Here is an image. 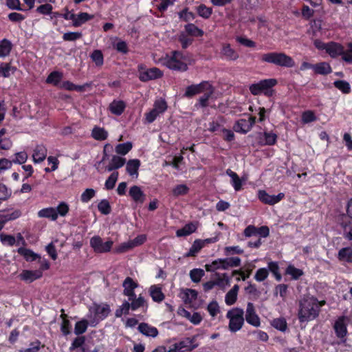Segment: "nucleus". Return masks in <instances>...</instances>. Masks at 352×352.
<instances>
[{"mask_svg":"<svg viewBox=\"0 0 352 352\" xmlns=\"http://www.w3.org/2000/svg\"><path fill=\"white\" fill-rule=\"evenodd\" d=\"M185 30L188 34L192 36H201L204 34L203 30L192 23L186 25L185 26Z\"/></svg>","mask_w":352,"mask_h":352,"instance_id":"nucleus-45","label":"nucleus"},{"mask_svg":"<svg viewBox=\"0 0 352 352\" xmlns=\"http://www.w3.org/2000/svg\"><path fill=\"white\" fill-rule=\"evenodd\" d=\"M56 212L55 208L48 207L40 210L37 214L39 218H47L52 221H56L57 219Z\"/></svg>","mask_w":352,"mask_h":352,"instance_id":"nucleus-26","label":"nucleus"},{"mask_svg":"<svg viewBox=\"0 0 352 352\" xmlns=\"http://www.w3.org/2000/svg\"><path fill=\"white\" fill-rule=\"evenodd\" d=\"M91 135L96 140L103 141L108 138L109 133L103 127L95 126L91 130Z\"/></svg>","mask_w":352,"mask_h":352,"instance_id":"nucleus-25","label":"nucleus"},{"mask_svg":"<svg viewBox=\"0 0 352 352\" xmlns=\"http://www.w3.org/2000/svg\"><path fill=\"white\" fill-rule=\"evenodd\" d=\"M177 343L181 352L190 351L197 346L195 342V338H186Z\"/></svg>","mask_w":352,"mask_h":352,"instance_id":"nucleus-20","label":"nucleus"},{"mask_svg":"<svg viewBox=\"0 0 352 352\" xmlns=\"http://www.w3.org/2000/svg\"><path fill=\"white\" fill-rule=\"evenodd\" d=\"M324 305V301H318L313 296H306L300 300L298 319L305 322L313 320L319 314L320 307Z\"/></svg>","mask_w":352,"mask_h":352,"instance_id":"nucleus-1","label":"nucleus"},{"mask_svg":"<svg viewBox=\"0 0 352 352\" xmlns=\"http://www.w3.org/2000/svg\"><path fill=\"white\" fill-rule=\"evenodd\" d=\"M239 289L238 285H234V287L226 294L225 296V302L228 305H233L236 299L237 294Z\"/></svg>","mask_w":352,"mask_h":352,"instance_id":"nucleus-30","label":"nucleus"},{"mask_svg":"<svg viewBox=\"0 0 352 352\" xmlns=\"http://www.w3.org/2000/svg\"><path fill=\"white\" fill-rule=\"evenodd\" d=\"M69 205L64 201L59 203L58 205L57 206V207L55 208V211H56V214H57V218L58 217V216L65 217L67 214V213L69 212Z\"/></svg>","mask_w":352,"mask_h":352,"instance_id":"nucleus-46","label":"nucleus"},{"mask_svg":"<svg viewBox=\"0 0 352 352\" xmlns=\"http://www.w3.org/2000/svg\"><path fill=\"white\" fill-rule=\"evenodd\" d=\"M221 54L226 59L229 60H235L239 57L238 53L229 44L223 45Z\"/></svg>","mask_w":352,"mask_h":352,"instance_id":"nucleus-23","label":"nucleus"},{"mask_svg":"<svg viewBox=\"0 0 352 352\" xmlns=\"http://www.w3.org/2000/svg\"><path fill=\"white\" fill-rule=\"evenodd\" d=\"M63 77V73L54 71L50 74L46 79V82L57 86L60 85V82Z\"/></svg>","mask_w":352,"mask_h":352,"instance_id":"nucleus-35","label":"nucleus"},{"mask_svg":"<svg viewBox=\"0 0 352 352\" xmlns=\"http://www.w3.org/2000/svg\"><path fill=\"white\" fill-rule=\"evenodd\" d=\"M17 252L19 254L23 256L28 261H34L36 258H39V256L38 254L32 252L31 250L25 248H19Z\"/></svg>","mask_w":352,"mask_h":352,"instance_id":"nucleus-36","label":"nucleus"},{"mask_svg":"<svg viewBox=\"0 0 352 352\" xmlns=\"http://www.w3.org/2000/svg\"><path fill=\"white\" fill-rule=\"evenodd\" d=\"M285 273L286 274L291 276L292 278L294 280L298 279L301 276L303 275L302 270L295 267L292 265H289L287 266L285 270Z\"/></svg>","mask_w":352,"mask_h":352,"instance_id":"nucleus-42","label":"nucleus"},{"mask_svg":"<svg viewBox=\"0 0 352 352\" xmlns=\"http://www.w3.org/2000/svg\"><path fill=\"white\" fill-rule=\"evenodd\" d=\"M138 284L134 281L131 277H126L122 283L124 288L123 294L132 300L135 296L134 289L137 288Z\"/></svg>","mask_w":352,"mask_h":352,"instance_id":"nucleus-15","label":"nucleus"},{"mask_svg":"<svg viewBox=\"0 0 352 352\" xmlns=\"http://www.w3.org/2000/svg\"><path fill=\"white\" fill-rule=\"evenodd\" d=\"M338 258L343 261L352 262V248H342L338 252Z\"/></svg>","mask_w":352,"mask_h":352,"instance_id":"nucleus-41","label":"nucleus"},{"mask_svg":"<svg viewBox=\"0 0 352 352\" xmlns=\"http://www.w3.org/2000/svg\"><path fill=\"white\" fill-rule=\"evenodd\" d=\"M0 241L3 245L9 246H12L16 243V239L14 236L3 233L0 234Z\"/></svg>","mask_w":352,"mask_h":352,"instance_id":"nucleus-54","label":"nucleus"},{"mask_svg":"<svg viewBox=\"0 0 352 352\" xmlns=\"http://www.w3.org/2000/svg\"><path fill=\"white\" fill-rule=\"evenodd\" d=\"M139 79L142 82L155 80L162 76V72L157 67L147 68L144 65L138 67Z\"/></svg>","mask_w":352,"mask_h":352,"instance_id":"nucleus-7","label":"nucleus"},{"mask_svg":"<svg viewBox=\"0 0 352 352\" xmlns=\"http://www.w3.org/2000/svg\"><path fill=\"white\" fill-rule=\"evenodd\" d=\"M27 160L28 154L24 151H21L16 153L14 155V158L12 161V163L14 164H23L27 161Z\"/></svg>","mask_w":352,"mask_h":352,"instance_id":"nucleus-63","label":"nucleus"},{"mask_svg":"<svg viewBox=\"0 0 352 352\" xmlns=\"http://www.w3.org/2000/svg\"><path fill=\"white\" fill-rule=\"evenodd\" d=\"M199 15L203 18L208 19L212 14V8L206 7L205 5H200L197 9Z\"/></svg>","mask_w":352,"mask_h":352,"instance_id":"nucleus-60","label":"nucleus"},{"mask_svg":"<svg viewBox=\"0 0 352 352\" xmlns=\"http://www.w3.org/2000/svg\"><path fill=\"white\" fill-rule=\"evenodd\" d=\"M166 102L162 98L156 100L152 109L145 113V120L147 123H152L167 109Z\"/></svg>","mask_w":352,"mask_h":352,"instance_id":"nucleus-6","label":"nucleus"},{"mask_svg":"<svg viewBox=\"0 0 352 352\" xmlns=\"http://www.w3.org/2000/svg\"><path fill=\"white\" fill-rule=\"evenodd\" d=\"M93 18H94L93 15H90L87 12L79 13L78 15H76L74 25L76 26L80 25L81 24L84 23L85 22H86Z\"/></svg>","mask_w":352,"mask_h":352,"instance_id":"nucleus-48","label":"nucleus"},{"mask_svg":"<svg viewBox=\"0 0 352 352\" xmlns=\"http://www.w3.org/2000/svg\"><path fill=\"white\" fill-rule=\"evenodd\" d=\"M88 327V322L86 320H82L75 324L74 332L76 335L85 333Z\"/></svg>","mask_w":352,"mask_h":352,"instance_id":"nucleus-52","label":"nucleus"},{"mask_svg":"<svg viewBox=\"0 0 352 352\" xmlns=\"http://www.w3.org/2000/svg\"><path fill=\"white\" fill-rule=\"evenodd\" d=\"M263 62L272 63L280 67H293L295 66L294 59L283 52H270L263 54L261 56Z\"/></svg>","mask_w":352,"mask_h":352,"instance_id":"nucleus-3","label":"nucleus"},{"mask_svg":"<svg viewBox=\"0 0 352 352\" xmlns=\"http://www.w3.org/2000/svg\"><path fill=\"white\" fill-rule=\"evenodd\" d=\"M12 50V43L7 39L0 41V57L7 56Z\"/></svg>","mask_w":352,"mask_h":352,"instance_id":"nucleus-39","label":"nucleus"},{"mask_svg":"<svg viewBox=\"0 0 352 352\" xmlns=\"http://www.w3.org/2000/svg\"><path fill=\"white\" fill-rule=\"evenodd\" d=\"M269 276V271L267 268H259L254 275V279L257 282H262L265 280Z\"/></svg>","mask_w":352,"mask_h":352,"instance_id":"nucleus-51","label":"nucleus"},{"mask_svg":"<svg viewBox=\"0 0 352 352\" xmlns=\"http://www.w3.org/2000/svg\"><path fill=\"white\" fill-rule=\"evenodd\" d=\"M130 308L131 309L130 303L128 301H124L122 305L116 311V316L120 318L124 314H127Z\"/></svg>","mask_w":352,"mask_h":352,"instance_id":"nucleus-53","label":"nucleus"},{"mask_svg":"<svg viewBox=\"0 0 352 352\" xmlns=\"http://www.w3.org/2000/svg\"><path fill=\"white\" fill-rule=\"evenodd\" d=\"M138 329L142 334L146 336L155 338L158 335V331L155 327L146 323L140 324Z\"/></svg>","mask_w":352,"mask_h":352,"instance_id":"nucleus-27","label":"nucleus"},{"mask_svg":"<svg viewBox=\"0 0 352 352\" xmlns=\"http://www.w3.org/2000/svg\"><path fill=\"white\" fill-rule=\"evenodd\" d=\"M47 148L43 145L37 146L32 154V160L34 163H40L43 162L47 156Z\"/></svg>","mask_w":352,"mask_h":352,"instance_id":"nucleus-21","label":"nucleus"},{"mask_svg":"<svg viewBox=\"0 0 352 352\" xmlns=\"http://www.w3.org/2000/svg\"><path fill=\"white\" fill-rule=\"evenodd\" d=\"M204 274V271L201 269H193L190 272V277L194 283L199 282Z\"/></svg>","mask_w":352,"mask_h":352,"instance_id":"nucleus-50","label":"nucleus"},{"mask_svg":"<svg viewBox=\"0 0 352 352\" xmlns=\"http://www.w3.org/2000/svg\"><path fill=\"white\" fill-rule=\"evenodd\" d=\"M188 190L189 188L186 185L179 184L173 188V194L174 196L177 197L187 194Z\"/></svg>","mask_w":352,"mask_h":352,"instance_id":"nucleus-61","label":"nucleus"},{"mask_svg":"<svg viewBox=\"0 0 352 352\" xmlns=\"http://www.w3.org/2000/svg\"><path fill=\"white\" fill-rule=\"evenodd\" d=\"M1 219L6 223L9 221H12L18 219L21 215V212L19 210H15L10 213L3 214L1 211Z\"/></svg>","mask_w":352,"mask_h":352,"instance_id":"nucleus-40","label":"nucleus"},{"mask_svg":"<svg viewBox=\"0 0 352 352\" xmlns=\"http://www.w3.org/2000/svg\"><path fill=\"white\" fill-rule=\"evenodd\" d=\"M129 195L136 202L143 203L144 201L145 195L141 188L138 186H133L130 188Z\"/></svg>","mask_w":352,"mask_h":352,"instance_id":"nucleus-28","label":"nucleus"},{"mask_svg":"<svg viewBox=\"0 0 352 352\" xmlns=\"http://www.w3.org/2000/svg\"><path fill=\"white\" fill-rule=\"evenodd\" d=\"M205 269L207 272H214L218 270H226V265L224 258L213 261L211 263L206 264Z\"/></svg>","mask_w":352,"mask_h":352,"instance_id":"nucleus-24","label":"nucleus"},{"mask_svg":"<svg viewBox=\"0 0 352 352\" xmlns=\"http://www.w3.org/2000/svg\"><path fill=\"white\" fill-rule=\"evenodd\" d=\"M132 144L130 142L119 144L116 146V152L122 155L127 154L132 148Z\"/></svg>","mask_w":352,"mask_h":352,"instance_id":"nucleus-44","label":"nucleus"},{"mask_svg":"<svg viewBox=\"0 0 352 352\" xmlns=\"http://www.w3.org/2000/svg\"><path fill=\"white\" fill-rule=\"evenodd\" d=\"M226 174L230 177V183L236 191H239L242 188L243 182L246 181V178H239L238 175L230 169L226 170Z\"/></svg>","mask_w":352,"mask_h":352,"instance_id":"nucleus-18","label":"nucleus"},{"mask_svg":"<svg viewBox=\"0 0 352 352\" xmlns=\"http://www.w3.org/2000/svg\"><path fill=\"white\" fill-rule=\"evenodd\" d=\"M89 312L91 314L94 315V320L91 322L94 324L107 318L110 312V308L106 304H94L90 307Z\"/></svg>","mask_w":352,"mask_h":352,"instance_id":"nucleus-9","label":"nucleus"},{"mask_svg":"<svg viewBox=\"0 0 352 352\" xmlns=\"http://www.w3.org/2000/svg\"><path fill=\"white\" fill-rule=\"evenodd\" d=\"M255 120L256 118L254 117H249L247 119H241L236 123L234 129L236 132L246 133L255 123Z\"/></svg>","mask_w":352,"mask_h":352,"instance_id":"nucleus-14","label":"nucleus"},{"mask_svg":"<svg viewBox=\"0 0 352 352\" xmlns=\"http://www.w3.org/2000/svg\"><path fill=\"white\" fill-rule=\"evenodd\" d=\"M258 197L261 202L272 206L280 202L285 197V194L280 192L276 195H269L265 190H259Z\"/></svg>","mask_w":352,"mask_h":352,"instance_id":"nucleus-10","label":"nucleus"},{"mask_svg":"<svg viewBox=\"0 0 352 352\" xmlns=\"http://www.w3.org/2000/svg\"><path fill=\"white\" fill-rule=\"evenodd\" d=\"M129 300L131 301L130 305L132 310H136L140 307H143L145 303L144 298L141 295H140L137 298H135V296L132 300Z\"/></svg>","mask_w":352,"mask_h":352,"instance_id":"nucleus-56","label":"nucleus"},{"mask_svg":"<svg viewBox=\"0 0 352 352\" xmlns=\"http://www.w3.org/2000/svg\"><path fill=\"white\" fill-rule=\"evenodd\" d=\"M348 324L349 318L344 316L338 317L333 324V327L335 333L337 338L340 339L342 341L345 340V338L347 335Z\"/></svg>","mask_w":352,"mask_h":352,"instance_id":"nucleus-8","label":"nucleus"},{"mask_svg":"<svg viewBox=\"0 0 352 352\" xmlns=\"http://www.w3.org/2000/svg\"><path fill=\"white\" fill-rule=\"evenodd\" d=\"M229 320L228 329L232 333H236L241 329L244 324V311L240 308H233L226 314Z\"/></svg>","mask_w":352,"mask_h":352,"instance_id":"nucleus-4","label":"nucleus"},{"mask_svg":"<svg viewBox=\"0 0 352 352\" xmlns=\"http://www.w3.org/2000/svg\"><path fill=\"white\" fill-rule=\"evenodd\" d=\"M160 63L170 69L185 72L191 64V60L178 51H174L171 54H166L160 59Z\"/></svg>","mask_w":352,"mask_h":352,"instance_id":"nucleus-2","label":"nucleus"},{"mask_svg":"<svg viewBox=\"0 0 352 352\" xmlns=\"http://www.w3.org/2000/svg\"><path fill=\"white\" fill-rule=\"evenodd\" d=\"M334 86L344 94H349L351 91L349 83L344 80H336L334 82Z\"/></svg>","mask_w":352,"mask_h":352,"instance_id":"nucleus-49","label":"nucleus"},{"mask_svg":"<svg viewBox=\"0 0 352 352\" xmlns=\"http://www.w3.org/2000/svg\"><path fill=\"white\" fill-rule=\"evenodd\" d=\"M118 178V173L113 172L105 182V187L107 189L110 190L114 188L115 184Z\"/></svg>","mask_w":352,"mask_h":352,"instance_id":"nucleus-57","label":"nucleus"},{"mask_svg":"<svg viewBox=\"0 0 352 352\" xmlns=\"http://www.w3.org/2000/svg\"><path fill=\"white\" fill-rule=\"evenodd\" d=\"M272 325L280 331H285L287 327V322L285 318H275L272 322Z\"/></svg>","mask_w":352,"mask_h":352,"instance_id":"nucleus-47","label":"nucleus"},{"mask_svg":"<svg viewBox=\"0 0 352 352\" xmlns=\"http://www.w3.org/2000/svg\"><path fill=\"white\" fill-rule=\"evenodd\" d=\"M205 242L206 241H202L200 239L195 240L189 251L186 253V256H195L204 246Z\"/></svg>","mask_w":352,"mask_h":352,"instance_id":"nucleus-34","label":"nucleus"},{"mask_svg":"<svg viewBox=\"0 0 352 352\" xmlns=\"http://www.w3.org/2000/svg\"><path fill=\"white\" fill-rule=\"evenodd\" d=\"M326 52L332 58H336L340 55H342V57L344 54V47L339 43L331 42L327 43Z\"/></svg>","mask_w":352,"mask_h":352,"instance_id":"nucleus-19","label":"nucleus"},{"mask_svg":"<svg viewBox=\"0 0 352 352\" xmlns=\"http://www.w3.org/2000/svg\"><path fill=\"white\" fill-rule=\"evenodd\" d=\"M287 293V285L285 284H280L275 287L274 294L279 295L283 300H285Z\"/></svg>","mask_w":352,"mask_h":352,"instance_id":"nucleus-62","label":"nucleus"},{"mask_svg":"<svg viewBox=\"0 0 352 352\" xmlns=\"http://www.w3.org/2000/svg\"><path fill=\"white\" fill-rule=\"evenodd\" d=\"M125 104L123 101L121 100H113L110 104H109V110L110 111L116 116L121 115L124 109H125Z\"/></svg>","mask_w":352,"mask_h":352,"instance_id":"nucleus-29","label":"nucleus"},{"mask_svg":"<svg viewBox=\"0 0 352 352\" xmlns=\"http://www.w3.org/2000/svg\"><path fill=\"white\" fill-rule=\"evenodd\" d=\"M197 229V226L194 223H189L184 226L182 228L179 229L176 232V235L179 237L188 236L193 233Z\"/></svg>","mask_w":352,"mask_h":352,"instance_id":"nucleus-38","label":"nucleus"},{"mask_svg":"<svg viewBox=\"0 0 352 352\" xmlns=\"http://www.w3.org/2000/svg\"><path fill=\"white\" fill-rule=\"evenodd\" d=\"M96 195V191L93 188H87L81 195L80 200L83 203L89 201Z\"/></svg>","mask_w":352,"mask_h":352,"instance_id":"nucleus-55","label":"nucleus"},{"mask_svg":"<svg viewBox=\"0 0 352 352\" xmlns=\"http://www.w3.org/2000/svg\"><path fill=\"white\" fill-rule=\"evenodd\" d=\"M150 295L155 302H161L164 298L162 288L159 285H152L149 289Z\"/></svg>","mask_w":352,"mask_h":352,"instance_id":"nucleus-31","label":"nucleus"},{"mask_svg":"<svg viewBox=\"0 0 352 352\" xmlns=\"http://www.w3.org/2000/svg\"><path fill=\"white\" fill-rule=\"evenodd\" d=\"M140 166L139 160H130L126 163V170L130 176L137 178L138 177V169Z\"/></svg>","mask_w":352,"mask_h":352,"instance_id":"nucleus-22","label":"nucleus"},{"mask_svg":"<svg viewBox=\"0 0 352 352\" xmlns=\"http://www.w3.org/2000/svg\"><path fill=\"white\" fill-rule=\"evenodd\" d=\"M332 69L330 65L326 62H322L314 65V72L317 74L327 75L331 73Z\"/></svg>","mask_w":352,"mask_h":352,"instance_id":"nucleus-33","label":"nucleus"},{"mask_svg":"<svg viewBox=\"0 0 352 352\" xmlns=\"http://www.w3.org/2000/svg\"><path fill=\"white\" fill-rule=\"evenodd\" d=\"M347 46H348V48L346 50H344L342 59L346 63H352V43H349Z\"/></svg>","mask_w":352,"mask_h":352,"instance_id":"nucleus-64","label":"nucleus"},{"mask_svg":"<svg viewBox=\"0 0 352 352\" xmlns=\"http://www.w3.org/2000/svg\"><path fill=\"white\" fill-rule=\"evenodd\" d=\"M179 296L186 304L194 307L197 298V292L195 289H184L180 292Z\"/></svg>","mask_w":352,"mask_h":352,"instance_id":"nucleus-17","label":"nucleus"},{"mask_svg":"<svg viewBox=\"0 0 352 352\" xmlns=\"http://www.w3.org/2000/svg\"><path fill=\"white\" fill-rule=\"evenodd\" d=\"M87 85H76L70 81H64L61 84H60L59 87L61 89H64L68 91H82L85 90V87Z\"/></svg>","mask_w":352,"mask_h":352,"instance_id":"nucleus-37","label":"nucleus"},{"mask_svg":"<svg viewBox=\"0 0 352 352\" xmlns=\"http://www.w3.org/2000/svg\"><path fill=\"white\" fill-rule=\"evenodd\" d=\"M245 320L250 325L258 327L261 325V320L256 312L255 307L252 302H248L245 310Z\"/></svg>","mask_w":352,"mask_h":352,"instance_id":"nucleus-12","label":"nucleus"},{"mask_svg":"<svg viewBox=\"0 0 352 352\" xmlns=\"http://www.w3.org/2000/svg\"><path fill=\"white\" fill-rule=\"evenodd\" d=\"M19 277L21 280L27 282L32 283L35 280H37L42 277V270H23Z\"/></svg>","mask_w":352,"mask_h":352,"instance_id":"nucleus-16","label":"nucleus"},{"mask_svg":"<svg viewBox=\"0 0 352 352\" xmlns=\"http://www.w3.org/2000/svg\"><path fill=\"white\" fill-rule=\"evenodd\" d=\"M203 93L204 94L199 98V102L201 107H206L208 104V100L209 98L213 93V89L211 85H210V89H206L205 91Z\"/></svg>","mask_w":352,"mask_h":352,"instance_id":"nucleus-58","label":"nucleus"},{"mask_svg":"<svg viewBox=\"0 0 352 352\" xmlns=\"http://www.w3.org/2000/svg\"><path fill=\"white\" fill-rule=\"evenodd\" d=\"M341 225L344 237L348 240H352V220L343 221Z\"/></svg>","mask_w":352,"mask_h":352,"instance_id":"nucleus-43","label":"nucleus"},{"mask_svg":"<svg viewBox=\"0 0 352 352\" xmlns=\"http://www.w3.org/2000/svg\"><path fill=\"white\" fill-rule=\"evenodd\" d=\"M210 84L207 81H203L199 84L192 85L186 87L184 96L192 97L196 94L203 93L206 89H210Z\"/></svg>","mask_w":352,"mask_h":352,"instance_id":"nucleus-13","label":"nucleus"},{"mask_svg":"<svg viewBox=\"0 0 352 352\" xmlns=\"http://www.w3.org/2000/svg\"><path fill=\"white\" fill-rule=\"evenodd\" d=\"M215 285L221 289L230 285V280L226 274H216L214 278Z\"/></svg>","mask_w":352,"mask_h":352,"instance_id":"nucleus-32","label":"nucleus"},{"mask_svg":"<svg viewBox=\"0 0 352 352\" xmlns=\"http://www.w3.org/2000/svg\"><path fill=\"white\" fill-rule=\"evenodd\" d=\"M98 210L103 214H109L111 212V206L109 202L106 199H102L98 205Z\"/></svg>","mask_w":352,"mask_h":352,"instance_id":"nucleus-59","label":"nucleus"},{"mask_svg":"<svg viewBox=\"0 0 352 352\" xmlns=\"http://www.w3.org/2000/svg\"><path fill=\"white\" fill-rule=\"evenodd\" d=\"M276 84L277 80L274 78L264 79L256 83L252 84L250 86V91L254 96L263 94L267 96H271L274 93L272 87Z\"/></svg>","mask_w":352,"mask_h":352,"instance_id":"nucleus-5","label":"nucleus"},{"mask_svg":"<svg viewBox=\"0 0 352 352\" xmlns=\"http://www.w3.org/2000/svg\"><path fill=\"white\" fill-rule=\"evenodd\" d=\"M90 245L94 251L99 253L109 252L113 245L112 241L103 242L100 236H94L90 240Z\"/></svg>","mask_w":352,"mask_h":352,"instance_id":"nucleus-11","label":"nucleus"}]
</instances>
